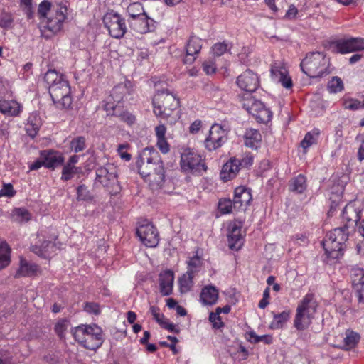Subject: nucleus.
<instances>
[{"label":"nucleus","instance_id":"obj_1","mask_svg":"<svg viewBox=\"0 0 364 364\" xmlns=\"http://www.w3.org/2000/svg\"><path fill=\"white\" fill-rule=\"evenodd\" d=\"M136 166L143 178L151 177L150 180L161 185L165 178L163 161L159 154L153 148H145L139 154Z\"/></svg>","mask_w":364,"mask_h":364},{"label":"nucleus","instance_id":"obj_2","mask_svg":"<svg viewBox=\"0 0 364 364\" xmlns=\"http://www.w3.org/2000/svg\"><path fill=\"white\" fill-rule=\"evenodd\" d=\"M302 71L309 77L315 78L327 75L329 60L322 52L309 53L300 64Z\"/></svg>","mask_w":364,"mask_h":364},{"label":"nucleus","instance_id":"obj_3","mask_svg":"<svg viewBox=\"0 0 364 364\" xmlns=\"http://www.w3.org/2000/svg\"><path fill=\"white\" fill-rule=\"evenodd\" d=\"M314 295L307 294L297 306L294 319V326L298 330H304L309 327L316 311Z\"/></svg>","mask_w":364,"mask_h":364},{"label":"nucleus","instance_id":"obj_4","mask_svg":"<svg viewBox=\"0 0 364 364\" xmlns=\"http://www.w3.org/2000/svg\"><path fill=\"white\" fill-rule=\"evenodd\" d=\"M154 112L156 116L166 118L179 105L176 97L167 90L158 91L153 98Z\"/></svg>","mask_w":364,"mask_h":364},{"label":"nucleus","instance_id":"obj_5","mask_svg":"<svg viewBox=\"0 0 364 364\" xmlns=\"http://www.w3.org/2000/svg\"><path fill=\"white\" fill-rule=\"evenodd\" d=\"M49 93L57 108L68 109L70 107L73 102L70 96V87L65 78L49 87Z\"/></svg>","mask_w":364,"mask_h":364},{"label":"nucleus","instance_id":"obj_6","mask_svg":"<svg viewBox=\"0 0 364 364\" xmlns=\"http://www.w3.org/2000/svg\"><path fill=\"white\" fill-rule=\"evenodd\" d=\"M103 23L108 30L109 35L114 38L124 37L127 31L125 19L117 12L110 11L103 17Z\"/></svg>","mask_w":364,"mask_h":364},{"label":"nucleus","instance_id":"obj_7","mask_svg":"<svg viewBox=\"0 0 364 364\" xmlns=\"http://www.w3.org/2000/svg\"><path fill=\"white\" fill-rule=\"evenodd\" d=\"M242 107L254 116L259 122L267 123L272 118L270 110L267 109L261 101L256 100L252 96H249L244 100Z\"/></svg>","mask_w":364,"mask_h":364},{"label":"nucleus","instance_id":"obj_8","mask_svg":"<svg viewBox=\"0 0 364 364\" xmlns=\"http://www.w3.org/2000/svg\"><path fill=\"white\" fill-rule=\"evenodd\" d=\"M181 166L184 171H191L193 173H200L207 169L202 162L200 155L190 149L184 150L181 154Z\"/></svg>","mask_w":364,"mask_h":364},{"label":"nucleus","instance_id":"obj_9","mask_svg":"<svg viewBox=\"0 0 364 364\" xmlns=\"http://www.w3.org/2000/svg\"><path fill=\"white\" fill-rule=\"evenodd\" d=\"M96 182L105 187H109L117 183V168L110 163L100 166L96 169Z\"/></svg>","mask_w":364,"mask_h":364},{"label":"nucleus","instance_id":"obj_10","mask_svg":"<svg viewBox=\"0 0 364 364\" xmlns=\"http://www.w3.org/2000/svg\"><path fill=\"white\" fill-rule=\"evenodd\" d=\"M226 140V131L220 124H215L210 127L204 143L208 150L214 151L221 147Z\"/></svg>","mask_w":364,"mask_h":364},{"label":"nucleus","instance_id":"obj_11","mask_svg":"<svg viewBox=\"0 0 364 364\" xmlns=\"http://www.w3.org/2000/svg\"><path fill=\"white\" fill-rule=\"evenodd\" d=\"M136 235L142 243L148 247H155L159 244V232L151 223L140 225L136 229Z\"/></svg>","mask_w":364,"mask_h":364},{"label":"nucleus","instance_id":"obj_12","mask_svg":"<svg viewBox=\"0 0 364 364\" xmlns=\"http://www.w3.org/2000/svg\"><path fill=\"white\" fill-rule=\"evenodd\" d=\"M102 332L101 328L96 324L88 325L83 347L92 350L100 347L103 342Z\"/></svg>","mask_w":364,"mask_h":364},{"label":"nucleus","instance_id":"obj_13","mask_svg":"<svg viewBox=\"0 0 364 364\" xmlns=\"http://www.w3.org/2000/svg\"><path fill=\"white\" fill-rule=\"evenodd\" d=\"M237 85L248 92H255L259 85L258 75L250 70H246L237 78Z\"/></svg>","mask_w":364,"mask_h":364},{"label":"nucleus","instance_id":"obj_14","mask_svg":"<svg viewBox=\"0 0 364 364\" xmlns=\"http://www.w3.org/2000/svg\"><path fill=\"white\" fill-rule=\"evenodd\" d=\"M252 200L251 190L244 186H239L235 189L233 200L235 201V210H245Z\"/></svg>","mask_w":364,"mask_h":364},{"label":"nucleus","instance_id":"obj_15","mask_svg":"<svg viewBox=\"0 0 364 364\" xmlns=\"http://www.w3.org/2000/svg\"><path fill=\"white\" fill-rule=\"evenodd\" d=\"M333 237L329 232L322 242V245L328 257L338 259L343 255V247L340 245L338 241L333 240Z\"/></svg>","mask_w":364,"mask_h":364},{"label":"nucleus","instance_id":"obj_16","mask_svg":"<svg viewBox=\"0 0 364 364\" xmlns=\"http://www.w3.org/2000/svg\"><path fill=\"white\" fill-rule=\"evenodd\" d=\"M360 213L361 211L354 204H347L342 213L343 220L346 222L343 226H348V229L353 228L361 218Z\"/></svg>","mask_w":364,"mask_h":364},{"label":"nucleus","instance_id":"obj_17","mask_svg":"<svg viewBox=\"0 0 364 364\" xmlns=\"http://www.w3.org/2000/svg\"><path fill=\"white\" fill-rule=\"evenodd\" d=\"M104 107L107 114L117 116L119 117L122 121L126 122L129 125H132L135 122V116L127 111L120 112L119 105H114L113 102H107Z\"/></svg>","mask_w":364,"mask_h":364},{"label":"nucleus","instance_id":"obj_18","mask_svg":"<svg viewBox=\"0 0 364 364\" xmlns=\"http://www.w3.org/2000/svg\"><path fill=\"white\" fill-rule=\"evenodd\" d=\"M41 157L44 162V166L48 168H55L63 164L64 158L63 155L56 151L43 150L41 151Z\"/></svg>","mask_w":364,"mask_h":364},{"label":"nucleus","instance_id":"obj_19","mask_svg":"<svg viewBox=\"0 0 364 364\" xmlns=\"http://www.w3.org/2000/svg\"><path fill=\"white\" fill-rule=\"evenodd\" d=\"M67 8L65 6H60L56 10L55 16H50L47 21V28L53 33L60 31L63 27V22L66 18Z\"/></svg>","mask_w":364,"mask_h":364},{"label":"nucleus","instance_id":"obj_20","mask_svg":"<svg viewBox=\"0 0 364 364\" xmlns=\"http://www.w3.org/2000/svg\"><path fill=\"white\" fill-rule=\"evenodd\" d=\"M240 171V160L230 159L222 168L220 173V178L226 182L234 178Z\"/></svg>","mask_w":364,"mask_h":364},{"label":"nucleus","instance_id":"obj_21","mask_svg":"<svg viewBox=\"0 0 364 364\" xmlns=\"http://www.w3.org/2000/svg\"><path fill=\"white\" fill-rule=\"evenodd\" d=\"M174 273L171 270H166L159 274L160 292L164 296H168L173 291Z\"/></svg>","mask_w":364,"mask_h":364},{"label":"nucleus","instance_id":"obj_22","mask_svg":"<svg viewBox=\"0 0 364 364\" xmlns=\"http://www.w3.org/2000/svg\"><path fill=\"white\" fill-rule=\"evenodd\" d=\"M218 299V290L213 285H208L202 289L200 301L203 305L211 306L216 304Z\"/></svg>","mask_w":364,"mask_h":364},{"label":"nucleus","instance_id":"obj_23","mask_svg":"<svg viewBox=\"0 0 364 364\" xmlns=\"http://www.w3.org/2000/svg\"><path fill=\"white\" fill-rule=\"evenodd\" d=\"M229 247L231 250H238L242 245V237L241 235V228L240 226L234 224L228 234Z\"/></svg>","mask_w":364,"mask_h":364},{"label":"nucleus","instance_id":"obj_24","mask_svg":"<svg viewBox=\"0 0 364 364\" xmlns=\"http://www.w3.org/2000/svg\"><path fill=\"white\" fill-rule=\"evenodd\" d=\"M245 144L251 149H257L262 141V136L257 129H250L245 134Z\"/></svg>","mask_w":364,"mask_h":364},{"label":"nucleus","instance_id":"obj_25","mask_svg":"<svg viewBox=\"0 0 364 364\" xmlns=\"http://www.w3.org/2000/svg\"><path fill=\"white\" fill-rule=\"evenodd\" d=\"M331 48L336 53H348L354 52L353 38L339 39L333 43Z\"/></svg>","mask_w":364,"mask_h":364},{"label":"nucleus","instance_id":"obj_26","mask_svg":"<svg viewBox=\"0 0 364 364\" xmlns=\"http://www.w3.org/2000/svg\"><path fill=\"white\" fill-rule=\"evenodd\" d=\"M136 20V21L134 23V29L136 32L139 33H146L154 31L155 26L153 24H149V21L150 20L152 23H155V21L149 18L147 14H146V16H142V17L140 16Z\"/></svg>","mask_w":364,"mask_h":364},{"label":"nucleus","instance_id":"obj_27","mask_svg":"<svg viewBox=\"0 0 364 364\" xmlns=\"http://www.w3.org/2000/svg\"><path fill=\"white\" fill-rule=\"evenodd\" d=\"M0 112L9 116H16L20 112V105L14 100H0Z\"/></svg>","mask_w":364,"mask_h":364},{"label":"nucleus","instance_id":"obj_28","mask_svg":"<svg viewBox=\"0 0 364 364\" xmlns=\"http://www.w3.org/2000/svg\"><path fill=\"white\" fill-rule=\"evenodd\" d=\"M306 178L302 174L291 178L289 183V190L297 193H302L306 189Z\"/></svg>","mask_w":364,"mask_h":364},{"label":"nucleus","instance_id":"obj_29","mask_svg":"<svg viewBox=\"0 0 364 364\" xmlns=\"http://www.w3.org/2000/svg\"><path fill=\"white\" fill-rule=\"evenodd\" d=\"M37 266L21 258L20 267L16 273V277H30L37 271Z\"/></svg>","mask_w":364,"mask_h":364},{"label":"nucleus","instance_id":"obj_30","mask_svg":"<svg viewBox=\"0 0 364 364\" xmlns=\"http://www.w3.org/2000/svg\"><path fill=\"white\" fill-rule=\"evenodd\" d=\"M331 233L334 237L333 240L338 241L340 245L344 248L346 246V242L348 240L350 233L348 226L334 228Z\"/></svg>","mask_w":364,"mask_h":364},{"label":"nucleus","instance_id":"obj_31","mask_svg":"<svg viewBox=\"0 0 364 364\" xmlns=\"http://www.w3.org/2000/svg\"><path fill=\"white\" fill-rule=\"evenodd\" d=\"M360 335L353 331L348 330L343 338V346L345 350H350L355 347L360 341Z\"/></svg>","mask_w":364,"mask_h":364},{"label":"nucleus","instance_id":"obj_32","mask_svg":"<svg viewBox=\"0 0 364 364\" xmlns=\"http://www.w3.org/2000/svg\"><path fill=\"white\" fill-rule=\"evenodd\" d=\"M127 93V89L125 85L121 84L115 86L112 89L110 95V97L113 100L114 105H119V104L123 100ZM109 102H112L111 100Z\"/></svg>","mask_w":364,"mask_h":364},{"label":"nucleus","instance_id":"obj_33","mask_svg":"<svg viewBox=\"0 0 364 364\" xmlns=\"http://www.w3.org/2000/svg\"><path fill=\"white\" fill-rule=\"evenodd\" d=\"M194 274L191 273V271H187L183 276L179 279V286L181 293H186L189 291L193 287V279Z\"/></svg>","mask_w":364,"mask_h":364},{"label":"nucleus","instance_id":"obj_34","mask_svg":"<svg viewBox=\"0 0 364 364\" xmlns=\"http://www.w3.org/2000/svg\"><path fill=\"white\" fill-rule=\"evenodd\" d=\"M11 249L6 242H0V269L6 267L10 263Z\"/></svg>","mask_w":364,"mask_h":364},{"label":"nucleus","instance_id":"obj_35","mask_svg":"<svg viewBox=\"0 0 364 364\" xmlns=\"http://www.w3.org/2000/svg\"><path fill=\"white\" fill-rule=\"evenodd\" d=\"M11 218L18 223L28 222L31 220V213L25 208H15L12 210Z\"/></svg>","mask_w":364,"mask_h":364},{"label":"nucleus","instance_id":"obj_36","mask_svg":"<svg viewBox=\"0 0 364 364\" xmlns=\"http://www.w3.org/2000/svg\"><path fill=\"white\" fill-rule=\"evenodd\" d=\"M201 48V39L196 36H191L187 43L186 50L188 55H198Z\"/></svg>","mask_w":364,"mask_h":364},{"label":"nucleus","instance_id":"obj_37","mask_svg":"<svg viewBox=\"0 0 364 364\" xmlns=\"http://www.w3.org/2000/svg\"><path fill=\"white\" fill-rule=\"evenodd\" d=\"M270 72L272 78L275 82L281 80V77H283L282 76H284V75L288 74L287 68L282 62H274L272 63Z\"/></svg>","mask_w":364,"mask_h":364},{"label":"nucleus","instance_id":"obj_38","mask_svg":"<svg viewBox=\"0 0 364 364\" xmlns=\"http://www.w3.org/2000/svg\"><path fill=\"white\" fill-rule=\"evenodd\" d=\"M127 11L129 16L133 19H136L141 16H146V14L142 4L139 2L130 4L127 7Z\"/></svg>","mask_w":364,"mask_h":364},{"label":"nucleus","instance_id":"obj_39","mask_svg":"<svg viewBox=\"0 0 364 364\" xmlns=\"http://www.w3.org/2000/svg\"><path fill=\"white\" fill-rule=\"evenodd\" d=\"M289 318V314L287 311H282L280 314H274V318L270 323V328L272 329H279L283 327L284 323L287 321Z\"/></svg>","mask_w":364,"mask_h":364},{"label":"nucleus","instance_id":"obj_40","mask_svg":"<svg viewBox=\"0 0 364 364\" xmlns=\"http://www.w3.org/2000/svg\"><path fill=\"white\" fill-rule=\"evenodd\" d=\"M63 79H65L64 76L55 70H48L44 76L45 82L48 85L49 87H51L53 85L58 83Z\"/></svg>","mask_w":364,"mask_h":364},{"label":"nucleus","instance_id":"obj_41","mask_svg":"<svg viewBox=\"0 0 364 364\" xmlns=\"http://www.w3.org/2000/svg\"><path fill=\"white\" fill-rule=\"evenodd\" d=\"M88 325H81L72 330V333L75 341L83 346V341L87 333Z\"/></svg>","mask_w":364,"mask_h":364},{"label":"nucleus","instance_id":"obj_42","mask_svg":"<svg viewBox=\"0 0 364 364\" xmlns=\"http://www.w3.org/2000/svg\"><path fill=\"white\" fill-rule=\"evenodd\" d=\"M218 210L223 214H228L235 210V201L229 198H222L218 202Z\"/></svg>","mask_w":364,"mask_h":364},{"label":"nucleus","instance_id":"obj_43","mask_svg":"<svg viewBox=\"0 0 364 364\" xmlns=\"http://www.w3.org/2000/svg\"><path fill=\"white\" fill-rule=\"evenodd\" d=\"M327 87L331 93H337L341 92L343 90L344 86L342 80L336 76L333 77L328 82Z\"/></svg>","mask_w":364,"mask_h":364},{"label":"nucleus","instance_id":"obj_44","mask_svg":"<svg viewBox=\"0 0 364 364\" xmlns=\"http://www.w3.org/2000/svg\"><path fill=\"white\" fill-rule=\"evenodd\" d=\"M70 322L66 318H62L55 323L54 330L55 333L60 339L65 338V331H67Z\"/></svg>","mask_w":364,"mask_h":364},{"label":"nucleus","instance_id":"obj_45","mask_svg":"<svg viewBox=\"0 0 364 364\" xmlns=\"http://www.w3.org/2000/svg\"><path fill=\"white\" fill-rule=\"evenodd\" d=\"M93 197L89 191L88 188L82 184L80 185L77 188V200H85V201H91L92 200Z\"/></svg>","mask_w":364,"mask_h":364},{"label":"nucleus","instance_id":"obj_46","mask_svg":"<svg viewBox=\"0 0 364 364\" xmlns=\"http://www.w3.org/2000/svg\"><path fill=\"white\" fill-rule=\"evenodd\" d=\"M250 338L249 341L251 343H257L263 342L265 344H270L272 343L273 338L270 335H262L258 336L254 331H251L248 333Z\"/></svg>","mask_w":364,"mask_h":364},{"label":"nucleus","instance_id":"obj_47","mask_svg":"<svg viewBox=\"0 0 364 364\" xmlns=\"http://www.w3.org/2000/svg\"><path fill=\"white\" fill-rule=\"evenodd\" d=\"M85 141L86 140L84 136H77L70 141V147L75 153L80 152L86 147Z\"/></svg>","mask_w":364,"mask_h":364},{"label":"nucleus","instance_id":"obj_48","mask_svg":"<svg viewBox=\"0 0 364 364\" xmlns=\"http://www.w3.org/2000/svg\"><path fill=\"white\" fill-rule=\"evenodd\" d=\"M76 166L71 165L70 164H65L62 170L61 179L63 181L70 180L74 174L76 173Z\"/></svg>","mask_w":364,"mask_h":364},{"label":"nucleus","instance_id":"obj_49","mask_svg":"<svg viewBox=\"0 0 364 364\" xmlns=\"http://www.w3.org/2000/svg\"><path fill=\"white\" fill-rule=\"evenodd\" d=\"M202 261L200 257L196 255L191 257L188 262V271H191V273L194 274L198 271V268L201 266Z\"/></svg>","mask_w":364,"mask_h":364},{"label":"nucleus","instance_id":"obj_50","mask_svg":"<svg viewBox=\"0 0 364 364\" xmlns=\"http://www.w3.org/2000/svg\"><path fill=\"white\" fill-rule=\"evenodd\" d=\"M43 257H47L55 253L57 250L56 245L52 241H45L42 243Z\"/></svg>","mask_w":364,"mask_h":364},{"label":"nucleus","instance_id":"obj_51","mask_svg":"<svg viewBox=\"0 0 364 364\" xmlns=\"http://www.w3.org/2000/svg\"><path fill=\"white\" fill-rule=\"evenodd\" d=\"M16 191L14 189L11 183H3V188L0 190V198L4 196L12 198L16 195Z\"/></svg>","mask_w":364,"mask_h":364},{"label":"nucleus","instance_id":"obj_52","mask_svg":"<svg viewBox=\"0 0 364 364\" xmlns=\"http://www.w3.org/2000/svg\"><path fill=\"white\" fill-rule=\"evenodd\" d=\"M229 50L228 44L225 42L218 43L213 46L212 51L216 56H221Z\"/></svg>","mask_w":364,"mask_h":364},{"label":"nucleus","instance_id":"obj_53","mask_svg":"<svg viewBox=\"0 0 364 364\" xmlns=\"http://www.w3.org/2000/svg\"><path fill=\"white\" fill-rule=\"evenodd\" d=\"M51 3L48 0H43L38 6V13L41 18H46L50 11Z\"/></svg>","mask_w":364,"mask_h":364},{"label":"nucleus","instance_id":"obj_54","mask_svg":"<svg viewBox=\"0 0 364 364\" xmlns=\"http://www.w3.org/2000/svg\"><path fill=\"white\" fill-rule=\"evenodd\" d=\"M84 310L90 314L98 315L100 313V306L97 303L86 302L84 306Z\"/></svg>","mask_w":364,"mask_h":364},{"label":"nucleus","instance_id":"obj_55","mask_svg":"<svg viewBox=\"0 0 364 364\" xmlns=\"http://www.w3.org/2000/svg\"><path fill=\"white\" fill-rule=\"evenodd\" d=\"M129 146V144H119L117 148L118 154L120 156V158L126 161H130L132 156L131 154L124 151Z\"/></svg>","mask_w":364,"mask_h":364},{"label":"nucleus","instance_id":"obj_56","mask_svg":"<svg viewBox=\"0 0 364 364\" xmlns=\"http://www.w3.org/2000/svg\"><path fill=\"white\" fill-rule=\"evenodd\" d=\"M150 312L151 313L154 319L159 323L160 325L162 322L166 319L163 314H161L159 312V308L155 306H151L149 309Z\"/></svg>","mask_w":364,"mask_h":364},{"label":"nucleus","instance_id":"obj_57","mask_svg":"<svg viewBox=\"0 0 364 364\" xmlns=\"http://www.w3.org/2000/svg\"><path fill=\"white\" fill-rule=\"evenodd\" d=\"M316 139L314 137L311 132H308L304 139L301 141V145L304 149H307L313 144L316 143Z\"/></svg>","mask_w":364,"mask_h":364},{"label":"nucleus","instance_id":"obj_58","mask_svg":"<svg viewBox=\"0 0 364 364\" xmlns=\"http://www.w3.org/2000/svg\"><path fill=\"white\" fill-rule=\"evenodd\" d=\"M231 310V308H230V306L229 305H225V306L223 307H218L215 310V312H211L210 314V318H213V319H218L220 318V313H225V314H228Z\"/></svg>","mask_w":364,"mask_h":364},{"label":"nucleus","instance_id":"obj_59","mask_svg":"<svg viewBox=\"0 0 364 364\" xmlns=\"http://www.w3.org/2000/svg\"><path fill=\"white\" fill-rule=\"evenodd\" d=\"M345 107L348 109L357 110L362 107V104L361 102L358 100L350 99L346 102Z\"/></svg>","mask_w":364,"mask_h":364},{"label":"nucleus","instance_id":"obj_60","mask_svg":"<svg viewBox=\"0 0 364 364\" xmlns=\"http://www.w3.org/2000/svg\"><path fill=\"white\" fill-rule=\"evenodd\" d=\"M357 276H360V277H355L353 280V284L355 289L364 285V273L363 270L359 269Z\"/></svg>","mask_w":364,"mask_h":364},{"label":"nucleus","instance_id":"obj_61","mask_svg":"<svg viewBox=\"0 0 364 364\" xmlns=\"http://www.w3.org/2000/svg\"><path fill=\"white\" fill-rule=\"evenodd\" d=\"M157 146L164 154H166L169 151V145L166 141V137L157 139Z\"/></svg>","mask_w":364,"mask_h":364},{"label":"nucleus","instance_id":"obj_62","mask_svg":"<svg viewBox=\"0 0 364 364\" xmlns=\"http://www.w3.org/2000/svg\"><path fill=\"white\" fill-rule=\"evenodd\" d=\"M354 52L364 50V38H353Z\"/></svg>","mask_w":364,"mask_h":364},{"label":"nucleus","instance_id":"obj_63","mask_svg":"<svg viewBox=\"0 0 364 364\" xmlns=\"http://www.w3.org/2000/svg\"><path fill=\"white\" fill-rule=\"evenodd\" d=\"M26 129L29 136H31V137H34L39 130V127L37 124L28 123L26 124Z\"/></svg>","mask_w":364,"mask_h":364},{"label":"nucleus","instance_id":"obj_64","mask_svg":"<svg viewBox=\"0 0 364 364\" xmlns=\"http://www.w3.org/2000/svg\"><path fill=\"white\" fill-rule=\"evenodd\" d=\"M283 77H281V80H279L277 81V82H280L282 86L287 89H289L292 87V80L290 77H289L287 75H284L282 76Z\"/></svg>","mask_w":364,"mask_h":364}]
</instances>
